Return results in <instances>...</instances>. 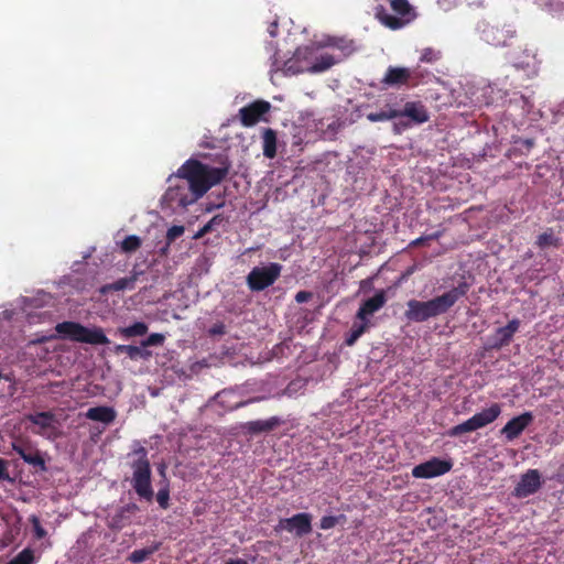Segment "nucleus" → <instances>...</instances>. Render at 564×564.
Segmentation results:
<instances>
[{"label":"nucleus","mask_w":564,"mask_h":564,"mask_svg":"<svg viewBox=\"0 0 564 564\" xmlns=\"http://www.w3.org/2000/svg\"><path fill=\"white\" fill-rule=\"evenodd\" d=\"M218 166H212L197 159H187L177 170L176 177L186 180L187 186L193 194V199L187 200L181 197L178 204L186 206L196 202L208 193L214 186L220 184L228 175L230 162L227 156H221Z\"/></svg>","instance_id":"1"},{"label":"nucleus","mask_w":564,"mask_h":564,"mask_svg":"<svg viewBox=\"0 0 564 564\" xmlns=\"http://www.w3.org/2000/svg\"><path fill=\"white\" fill-rule=\"evenodd\" d=\"M469 290V284L460 282L448 291L426 302L411 300L406 303L404 317L410 322L423 323L448 312L464 297Z\"/></svg>","instance_id":"2"},{"label":"nucleus","mask_w":564,"mask_h":564,"mask_svg":"<svg viewBox=\"0 0 564 564\" xmlns=\"http://www.w3.org/2000/svg\"><path fill=\"white\" fill-rule=\"evenodd\" d=\"M134 459L131 463L132 487L139 497L152 501L154 492L152 489V469L145 447L139 446L132 452Z\"/></svg>","instance_id":"3"},{"label":"nucleus","mask_w":564,"mask_h":564,"mask_svg":"<svg viewBox=\"0 0 564 564\" xmlns=\"http://www.w3.org/2000/svg\"><path fill=\"white\" fill-rule=\"evenodd\" d=\"M415 11L410 2H384L376 9V18L391 30H399L415 18Z\"/></svg>","instance_id":"4"},{"label":"nucleus","mask_w":564,"mask_h":564,"mask_svg":"<svg viewBox=\"0 0 564 564\" xmlns=\"http://www.w3.org/2000/svg\"><path fill=\"white\" fill-rule=\"evenodd\" d=\"M55 330L63 339L89 345H108L109 339L102 328H89L75 322H63L55 326Z\"/></svg>","instance_id":"5"},{"label":"nucleus","mask_w":564,"mask_h":564,"mask_svg":"<svg viewBox=\"0 0 564 564\" xmlns=\"http://www.w3.org/2000/svg\"><path fill=\"white\" fill-rule=\"evenodd\" d=\"M501 405L498 403H494L488 409L476 413L465 422L448 429L447 435L449 437H457L465 433L484 429L494 421H496L501 414Z\"/></svg>","instance_id":"6"},{"label":"nucleus","mask_w":564,"mask_h":564,"mask_svg":"<svg viewBox=\"0 0 564 564\" xmlns=\"http://www.w3.org/2000/svg\"><path fill=\"white\" fill-rule=\"evenodd\" d=\"M282 265L279 262H270L268 265L253 267L246 278L248 288L252 292H260L273 285L280 278Z\"/></svg>","instance_id":"7"},{"label":"nucleus","mask_w":564,"mask_h":564,"mask_svg":"<svg viewBox=\"0 0 564 564\" xmlns=\"http://www.w3.org/2000/svg\"><path fill=\"white\" fill-rule=\"evenodd\" d=\"M11 449L19 454L23 462L36 471L45 473L47 470L43 453L30 440L19 438L12 442Z\"/></svg>","instance_id":"8"},{"label":"nucleus","mask_w":564,"mask_h":564,"mask_svg":"<svg viewBox=\"0 0 564 564\" xmlns=\"http://www.w3.org/2000/svg\"><path fill=\"white\" fill-rule=\"evenodd\" d=\"M516 36V31L511 25H490L484 24L481 28V37L488 44L495 47H503Z\"/></svg>","instance_id":"9"},{"label":"nucleus","mask_w":564,"mask_h":564,"mask_svg":"<svg viewBox=\"0 0 564 564\" xmlns=\"http://www.w3.org/2000/svg\"><path fill=\"white\" fill-rule=\"evenodd\" d=\"M275 529L294 533L295 536H305L312 532V514L295 513L290 518H283Z\"/></svg>","instance_id":"10"},{"label":"nucleus","mask_w":564,"mask_h":564,"mask_svg":"<svg viewBox=\"0 0 564 564\" xmlns=\"http://www.w3.org/2000/svg\"><path fill=\"white\" fill-rule=\"evenodd\" d=\"M452 466L453 464L449 459L433 457L422 464L416 465L412 470V475L415 478H433L449 471Z\"/></svg>","instance_id":"11"},{"label":"nucleus","mask_w":564,"mask_h":564,"mask_svg":"<svg viewBox=\"0 0 564 564\" xmlns=\"http://www.w3.org/2000/svg\"><path fill=\"white\" fill-rule=\"evenodd\" d=\"M543 486V479L541 474L536 469H529L521 475L520 481L517 482L513 488L512 495L516 498H527L531 495H535Z\"/></svg>","instance_id":"12"},{"label":"nucleus","mask_w":564,"mask_h":564,"mask_svg":"<svg viewBox=\"0 0 564 564\" xmlns=\"http://www.w3.org/2000/svg\"><path fill=\"white\" fill-rule=\"evenodd\" d=\"M270 102L262 99L252 101L249 105L242 107L239 110L242 126L251 127L257 124L263 118V116L270 111Z\"/></svg>","instance_id":"13"},{"label":"nucleus","mask_w":564,"mask_h":564,"mask_svg":"<svg viewBox=\"0 0 564 564\" xmlns=\"http://www.w3.org/2000/svg\"><path fill=\"white\" fill-rule=\"evenodd\" d=\"M413 72L405 67L390 66L386 74L381 78L383 87H395L409 86L412 84Z\"/></svg>","instance_id":"14"},{"label":"nucleus","mask_w":564,"mask_h":564,"mask_svg":"<svg viewBox=\"0 0 564 564\" xmlns=\"http://www.w3.org/2000/svg\"><path fill=\"white\" fill-rule=\"evenodd\" d=\"M533 422V414L530 411L523 412L509 420L501 430V433L508 441H513L525 431L529 425Z\"/></svg>","instance_id":"15"},{"label":"nucleus","mask_w":564,"mask_h":564,"mask_svg":"<svg viewBox=\"0 0 564 564\" xmlns=\"http://www.w3.org/2000/svg\"><path fill=\"white\" fill-rule=\"evenodd\" d=\"M521 326V322L517 318L511 319L508 325L499 327L495 330V334L490 337V348L492 349H501L502 347H507Z\"/></svg>","instance_id":"16"},{"label":"nucleus","mask_w":564,"mask_h":564,"mask_svg":"<svg viewBox=\"0 0 564 564\" xmlns=\"http://www.w3.org/2000/svg\"><path fill=\"white\" fill-rule=\"evenodd\" d=\"M399 118H410L414 124H422L429 120V112L422 101H406L402 110H397Z\"/></svg>","instance_id":"17"},{"label":"nucleus","mask_w":564,"mask_h":564,"mask_svg":"<svg viewBox=\"0 0 564 564\" xmlns=\"http://www.w3.org/2000/svg\"><path fill=\"white\" fill-rule=\"evenodd\" d=\"M237 395L236 390L234 389H223L217 393V402L218 404L226 411H236L238 409L245 408L246 405L258 402L261 398H250L248 400L235 401Z\"/></svg>","instance_id":"18"},{"label":"nucleus","mask_w":564,"mask_h":564,"mask_svg":"<svg viewBox=\"0 0 564 564\" xmlns=\"http://www.w3.org/2000/svg\"><path fill=\"white\" fill-rule=\"evenodd\" d=\"M386 304V294L383 290L378 291L372 297L366 300L359 305L356 318L361 322H369L368 317L379 311Z\"/></svg>","instance_id":"19"},{"label":"nucleus","mask_w":564,"mask_h":564,"mask_svg":"<svg viewBox=\"0 0 564 564\" xmlns=\"http://www.w3.org/2000/svg\"><path fill=\"white\" fill-rule=\"evenodd\" d=\"M283 423L282 419L279 416H271L268 420H257V421H249L243 424V431L249 434H260L264 432H270L279 426H281Z\"/></svg>","instance_id":"20"},{"label":"nucleus","mask_w":564,"mask_h":564,"mask_svg":"<svg viewBox=\"0 0 564 564\" xmlns=\"http://www.w3.org/2000/svg\"><path fill=\"white\" fill-rule=\"evenodd\" d=\"M116 410L110 406H95L90 408L86 412V417L95 421L101 422L106 425L112 423L116 419Z\"/></svg>","instance_id":"21"},{"label":"nucleus","mask_w":564,"mask_h":564,"mask_svg":"<svg viewBox=\"0 0 564 564\" xmlns=\"http://www.w3.org/2000/svg\"><path fill=\"white\" fill-rule=\"evenodd\" d=\"M112 350L116 355L126 354L131 360H149L152 357L151 350L140 346L116 345Z\"/></svg>","instance_id":"22"},{"label":"nucleus","mask_w":564,"mask_h":564,"mask_svg":"<svg viewBox=\"0 0 564 564\" xmlns=\"http://www.w3.org/2000/svg\"><path fill=\"white\" fill-rule=\"evenodd\" d=\"M141 274V271L133 270L131 272L130 276L118 279L117 281L112 282L111 284H105L102 286V292H110V291H123L126 289L132 290L134 289V284L138 280V276Z\"/></svg>","instance_id":"23"},{"label":"nucleus","mask_w":564,"mask_h":564,"mask_svg":"<svg viewBox=\"0 0 564 564\" xmlns=\"http://www.w3.org/2000/svg\"><path fill=\"white\" fill-rule=\"evenodd\" d=\"M263 155L272 160L276 154V133L271 128H264L262 131Z\"/></svg>","instance_id":"24"},{"label":"nucleus","mask_w":564,"mask_h":564,"mask_svg":"<svg viewBox=\"0 0 564 564\" xmlns=\"http://www.w3.org/2000/svg\"><path fill=\"white\" fill-rule=\"evenodd\" d=\"M54 419L55 416L51 411H41L25 415L26 421L33 425L40 426L42 431L48 430L52 426Z\"/></svg>","instance_id":"25"},{"label":"nucleus","mask_w":564,"mask_h":564,"mask_svg":"<svg viewBox=\"0 0 564 564\" xmlns=\"http://www.w3.org/2000/svg\"><path fill=\"white\" fill-rule=\"evenodd\" d=\"M323 46L335 47L345 54H351L355 50V43L352 40L340 36H327L323 41Z\"/></svg>","instance_id":"26"},{"label":"nucleus","mask_w":564,"mask_h":564,"mask_svg":"<svg viewBox=\"0 0 564 564\" xmlns=\"http://www.w3.org/2000/svg\"><path fill=\"white\" fill-rule=\"evenodd\" d=\"M149 326L143 322H137L131 326L119 327L117 333L121 338L131 339L133 337H140L147 335Z\"/></svg>","instance_id":"27"},{"label":"nucleus","mask_w":564,"mask_h":564,"mask_svg":"<svg viewBox=\"0 0 564 564\" xmlns=\"http://www.w3.org/2000/svg\"><path fill=\"white\" fill-rule=\"evenodd\" d=\"M336 64L335 57L329 53L318 55L310 66L308 70L312 74L324 73Z\"/></svg>","instance_id":"28"},{"label":"nucleus","mask_w":564,"mask_h":564,"mask_svg":"<svg viewBox=\"0 0 564 564\" xmlns=\"http://www.w3.org/2000/svg\"><path fill=\"white\" fill-rule=\"evenodd\" d=\"M535 245L540 249H545L549 247H558L560 238L554 235V231L552 228H547L543 234H540L536 237Z\"/></svg>","instance_id":"29"},{"label":"nucleus","mask_w":564,"mask_h":564,"mask_svg":"<svg viewBox=\"0 0 564 564\" xmlns=\"http://www.w3.org/2000/svg\"><path fill=\"white\" fill-rule=\"evenodd\" d=\"M369 327V322H361V324H354L346 338V345L351 347L356 344L358 338L362 336Z\"/></svg>","instance_id":"30"},{"label":"nucleus","mask_w":564,"mask_h":564,"mask_svg":"<svg viewBox=\"0 0 564 564\" xmlns=\"http://www.w3.org/2000/svg\"><path fill=\"white\" fill-rule=\"evenodd\" d=\"M367 118L371 122H378L399 118V113H397V109L389 108L378 112H370L367 115Z\"/></svg>","instance_id":"31"},{"label":"nucleus","mask_w":564,"mask_h":564,"mask_svg":"<svg viewBox=\"0 0 564 564\" xmlns=\"http://www.w3.org/2000/svg\"><path fill=\"white\" fill-rule=\"evenodd\" d=\"M140 246L141 239L135 235L128 236L120 242L121 250L128 253L137 251Z\"/></svg>","instance_id":"32"},{"label":"nucleus","mask_w":564,"mask_h":564,"mask_svg":"<svg viewBox=\"0 0 564 564\" xmlns=\"http://www.w3.org/2000/svg\"><path fill=\"white\" fill-rule=\"evenodd\" d=\"M156 501L159 507L163 510L170 508V484L165 481L162 488L159 489L156 494Z\"/></svg>","instance_id":"33"},{"label":"nucleus","mask_w":564,"mask_h":564,"mask_svg":"<svg viewBox=\"0 0 564 564\" xmlns=\"http://www.w3.org/2000/svg\"><path fill=\"white\" fill-rule=\"evenodd\" d=\"M34 555L31 549H24L18 555H15L11 561L7 564H33Z\"/></svg>","instance_id":"34"},{"label":"nucleus","mask_w":564,"mask_h":564,"mask_svg":"<svg viewBox=\"0 0 564 564\" xmlns=\"http://www.w3.org/2000/svg\"><path fill=\"white\" fill-rule=\"evenodd\" d=\"M164 341V336L160 333H153L151 334L147 339H143L140 344V347L145 348L147 347H153V346H161Z\"/></svg>","instance_id":"35"},{"label":"nucleus","mask_w":564,"mask_h":564,"mask_svg":"<svg viewBox=\"0 0 564 564\" xmlns=\"http://www.w3.org/2000/svg\"><path fill=\"white\" fill-rule=\"evenodd\" d=\"M30 522L32 524L33 534H35L37 539H43L46 536V530L42 527L37 516H32L30 518Z\"/></svg>","instance_id":"36"},{"label":"nucleus","mask_w":564,"mask_h":564,"mask_svg":"<svg viewBox=\"0 0 564 564\" xmlns=\"http://www.w3.org/2000/svg\"><path fill=\"white\" fill-rule=\"evenodd\" d=\"M184 232V227L182 225H173L169 230L167 235H165V239H167V243H173L177 238H180Z\"/></svg>","instance_id":"37"},{"label":"nucleus","mask_w":564,"mask_h":564,"mask_svg":"<svg viewBox=\"0 0 564 564\" xmlns=\"http://www.w3.org/2000/svg\"><path fill=\"white\" fill-rule=\"evenodd\" d=\"M152 554V551L142 549V550H135L130 555V558L134 563H141L144 560H147Z\"/></svg>","instance_id":"38"},{"label":"nucleus","mask_w":564,"mask_h":564,"mask_svg":"<svg viewBox=\"0 0 564 564\" xmlns=\"http://www.w3.org/2000/svg\"><path fill=\"white\" fill-rule=\"evenodd\" d=\"M337 524V517L335 516H324L319 519V529L322 530H330Z\"/></svg>","instance_id":"39"},{"label":"nucleus","mask_w":564,"mask_h":564,"mask_svg":"<svg viewBox=\"0 0 564 564\" xmlns=\"http://www.w3.org/2000/svg\"><path fill=\"white\" fill-rule=\"evenodd\" d=\"M438 58V53L433 48H425L420 59L425 63H433Z\"/></svg>","instance_id":"40"},{"label":"nucleus","mask_w":564,"mask_h":564,"mask_svg":"<svg viewBox=\"0 0 564 564\" xmlns=\"http://www.w3.org/2000/svg\"><path fill=\"white\" fill-rule=\"evenodd\" d=\"M135 509H137L135 505L128 506L127 508L121 509L120 513L116 514L112 518V521H113L115 525L118 527V528L124 527V522L121 520L122 519V514L126 513V512L135 510Z\"/></svg>","instance_id":"41"},{"label":"nucleus","mask_w":564,"mask_h":564,"mask_svg":"<svg viewBox=\"0 0 564 564\" xmlns=\"http://www.w3.org/2000/svg\"><path fill=\"white\" fill-rule=\"evenodd\" d=\"M0 480H6L9 482L14 481V479L9 476L8 462L3 458H0Z\"/></svg>","instance_id":"42"},{"label":"nucleus","mask_w":564,"mask_h":564,"mask_svg":"<svg viewBox=\"0 0 564 564\" xmlns=\"http://www.w3.org/2000/svg\"><path fill=\"white\" fill-rule=\"evenodd\" d=\"M209 335L221 336L226 333V326L223 323L215 324L208 329Z\"/></svg>","instance_id":"43"},{"label":"nucleus","mask_w":564,"mask_h":564,"mask_svg":"<svg viewBox=\"0 0 564 564\" xmlns=\"http://www.w3.org/2000/svg\"><path fill=\"white\" fill-rule=\"evenodd\" d=\"M312 297V293L308 292V291H300L299 293L295 294V302L297 304H303V303H306L311 300Z\"/></svg>","instance_id":"44"},{"label":"nucleus","mask_w":564,"mask_h":564,"mask_svg":"<svg viewBox=\"0 0 564 564\" xmlns=\"http://www.w3.org/2000/svg\"><path fill=\"white\" fill-rule=\"evenodd\" d=\"M213 228L210 227V224H205L194 236L195 239L203 238L206 234L212 232Z\"/></svg>","instance_id":"45"},{"label":"nucleus","mask_w":564,"mask_h":564,"mask_svg":"<svg viewBox=\"0 0 564 564\" xmlns=\"http://www.w3.org/2000/svg\"><path fill=\"white\" fill-rule=\"evenodd\" d=\"M278 30L279 23L276 21H273L268 28V33H270L271 36H275Z\"/></svg>","instance_id":"46"},{"label":"nucleus","mask_w":564,"mask_h":564,"mask_svg":"<svg viewBox=\"0 0 564 564\" xmlns=\"http://www.w3.org/2000/svg\"><path fill=\"white\" fill-rule=\"evenodd\" d=\"M429 241L427 236H422L410 243L411 247H419Z\"/></svg>","instance_id":"47"},{"label":"nucleus","mask_w":564,"mask_h":564,"mask_svg":"<svg viewBox=\"0 0 564 564\" xmlns=\"http://www.w3.org/2000/svg\"><path fill=\"white\" fill-rule=\"evenodd\" d=\"M223 564H248V562L245 558L237 557V558H228Z\"/></svg>","instance_id":"48"},{"label":"nucleus","mask_w":564,"mask_h":564,"mask_svg":"<svg viewBox=\"0 0 564 564\" xmlns=\"http://www.w3.org/2000/svg\"><path fill=\"white\" fill-rule=\"evenodd\" d=\"M223 221L221 217L218 215V216H215L214 218H212L209 221H207L206 224H212V228L213 230L215 229V227L217 225H219L220 223Z\"/></svg>","instance_id":"49"},{"label":"nucleus","mask_w":564,"mask_h":564,"mask_svg":"<svg viewBox=\"0 0 564 564\" xmlns=\"http://www.w3.org/2000/svg\"><path fill=\"white\" fill-rule=\"evenodd\" d=\"M441 236H442V231H436V232H434L432 235H427V239H429V241L430 240H437V239L441 238Z\"/></svg>","instance_id":"50"},{"label":"nucleus","mask_w":564,"mask_h":564,"mask_svg":"<svg viewBox=\"0 0 564 564\" xmlns=\"http://www.w3.org/2000/svg\"><path fill=\"white\" fill-rule=\"evenodd\" d=\"M370 282H371L370 280H364L360 282V286L362 288V286L369 284Z\"/></svg>","instance_id":"51"},{"label":"nucleus","mask_w":564,"mask_h":564,"mask_svg":"<svg viewBox=\"0 0 564 564\" xmlns=\"http://www.w3.org/2000/svg\"><path fill=\"white\" fill-rule=\"evenodd\" d=\"M164 471H165V468H164V466H162V467L160 468V473H161V475H164Z\"/></svg>","instance_id":"52"},{"label":"nucleus","mask_w":564,"mask_h":564,"mask_svg":"<svg viewBox=\"0 0 564 564\" xmlns=\"http://www.w3.org/2000/svg\"><path fill=\"white\" fill-rule=\"evenodd\" d=\"M2 377V375L0 373V378Z\"/></svg>","instance_id":"53"},{"label":"nucleus","mask_w":564,"mask_h":564,"mask_svg":"<svg viewBox=\"0 0 564 564\" xmlns=\"http://www.w3.org/2000/svg\"><path fill=\"white\" fill-rule=\"evenodd\" d=\"M414 564H420V563H417V562H416V563H414Z\"/></svg>","instance_id":"54"}]
</instances>
